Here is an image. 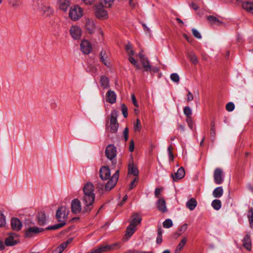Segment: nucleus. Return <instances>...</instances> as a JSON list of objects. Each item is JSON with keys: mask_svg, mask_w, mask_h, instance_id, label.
<instances>
[{"mask_svg": "<svg viewBox=\"0 0 253 253\" xmlns=\"http://www.w3.org/2000/svg\"><path fill=\"white\" fill-rule=\"evenodd\" d=\"M161 192H162L161 188H156V189L155 190V196L156 197H159V196L161 194Z\"/></svg>", "mask_w": 253, "mask_h": 253, "instance_id": "338daca9", "label": "nucleus"}, {"mask_svg": "<svg viewBox=\"0 0 253 253\" xmlns=\"http://www.w3.org/2000/svg\"><path fill=\"white\" fill-rule=\"evenodd\" d=\"M197 205V202L195 199L191 198L188 200L186 203V207L190 211H193L195 209Z\"/></svg>", "mask_w": 253, "mask_h": 253, "instance_id": "cd10ccee", "label": "nucleus"}, {"mask_svg": "<svg viewBox=\"0 0 253 253\" xmlns=\"http://www.w3.org/2000/svg\"><path fill=\"white\" fill-rule=\"evenodd\" d=\"M100 84L103 88H107L109 87V79L105 76H101L100 77Z\"/></svg>", "mask_w": 253, "mask_h": 253, "instance_id": "7c9ffc66", "label": "nucleus"}, {"mask_svg": "<svg viewBox=\"0 0 253 253\" xmlns=\"http://www.w3.org/2000/svg\"><path fill=\"white\" fill-rule=\"evenodd\" d=\"M133 55H128V60L133 65L135 66V67L137 69H140V66L139 65H138V62L136 60H135L133 57H132Z\"/></svg>", "mask_w": 253, "mask_h": 253, "instance_id": "79ce46f5", "label": "nucleus"}, {"mask_svg": "<svg viewBox=\"0 0 253 253\" xmlns=\"http://www.w3.org/2000/svg\"><path fill=\"white\" fill-rule=\"evenodd\" d=\"M106 100L110 103L113 104L116 101V94L115 92L112 90H109L106 93Z\"/></svg>", "mask_w": 253, "mask_h": 253, "instance_id": "aec40b11", "label": "nucleus"}, {"mask_svg": "<svg viewBox=\"0 0 253 253\" xmlns=\"http://www.w3.org/2000/svg\"><path fill=\"white\" fill-rule=\"evenodd\" d=\"M187 241V238L185 237H184L182 238L181 241L179 242V243L178 244L175 250V253H179L180 251L182 250L184 246L186 244V242Z\"/></svg>", "mask_w": 253, "mask_h": 253, "instance_id": "c85d7f7f", "label": "nucleus"}, {"mask_svg": "<svg viewBox=\"0 0 253 253\" xmlns=\"http://www.w3.org/2000/svg\"><path fill=\"white\" fill-rule=\"evenodd\" d=\"M99 55L101 62L106 66H109L110 65V63L107 59L108 57L105 51L102 50L100 52Z\"/></svg>", "mask_w": 253, "mask_h": 253, "instance_id": "bb28decb", "label": "nucleus"}, {"mask_svg": "<svg viewBox=\"0 0 253 253\" xmlns=\"http://www.w3.org/2000/svg\"><path fill=\"white\" fill-rule=\"evenodd\" d=\"M128 171L129 174H131L134 176H137L139 173L138 169L134 166L132 157L129 160Z\"/></svg>", "mask_w": 253, "mask_h": 253, "instance_id": "dca6fc26", "label": "nucleus"}, {"mask_svg": "<svg viewBox=\"0 0 253 253\" xmlns=\"http://www.w3.org/2000/svg\"><path fill=\"white\" fill-rule=\"evenodd\" d=\"M96 0H82L85 5H91L93 4Z\"/></svg>", "mask_w": 253, "mask_h": 253, "instance_id": "e2e57ef3", "label": "nucleus"}, {"mask_svg": "<svg viewBox=\"0 0 253 253\" xmlns=\"http://www.w3.org/2000/svg\"><path fill=\"white\" fill-rule=\"evenodd\" d=\"M117 113L115 110L112 111L111 113L110 120V131L112 133L117 132L119 124L117 121Z\"/></svg>", "mask_w": 253, "mask_h": 253, "instance_id": "423d86ee", "label": "nucleus"}, {"mask_svg": "<svg viewBox=\"0 0 253 253\" xmlns=\"http://www.w3.org/2000/svg\"><path fill=\"white\" fill-rule=\"evenodd\" d=\"M132 217V219L130 221V225L136 227V226L141 222L142 218L141 216L136 213L133 214Z\"/></svg>", "mask_w": 253, "mask_h": 253, "instance_id": "b1692460", "label": "nucleus"}, {"mask_svg": "<svg viewBox=\"0 0 253 253\" xmlns=\"http://www.w3.org/2000/svg\"><path fill=\"white\" fill-rule=\"evenodd\" d=\"M125 49L128 55H134V51L132 49V46L129 42L126 45Z\"/></svg>", "mask_w": 253, "mask_h": 253, "instance_id": "58836bf2", "label": "nucleus"}, {"mask_svg": "<svg viewBox=\"0 0 253 253\" xmlns=\"http://www.w3.org/2000/svg\"><path fill=\"white\" fill-rule=\"evenodd\" d=\"M69 211L65 206H61L56 211V218L59 222H66L68 218Z\"/></svg>", "mask_w": 253, "mask_h": 253, "instance_id": "39448f33", "label": "nucleus"}, {"mask_svg": "<svg viewBox=\"0 0 253 253\" xmlns=\"http://www.w3.org/2000/svg\"><path fill=\"white\" fill-rule=\"evenodd\" d=\"M122 114L125 118L127 117V108L125 104H122L121 105Z\"/></svg>", "mask_w": 253, "mask_h": 253, "instance_id": "8fccbe9b", "label": "nucleus"}, {"mask_svg": "<svg viewBox=\"0 0 253 253\" xmlns=\"http://www.w3.org/2000/svg\"><path fill=\"white\" fill-rule=\"evenodd\" d=\"M134 149V143L132 140H131L129 146V150L130 152H133Z\"/></svg>", "mask_w": 253, "mask_h": 253, "instance_id": "69168bd1", "label": "nucleus"}, {"mask_svg": "<svg viewBox=\"0 0 253 253\" xmlns=\"http://www.w3.org/2000/svg\"><path fill=\"white\" fill-rule=\"evenodd\" d=\"M170 79L174 82L178 83L179 82V77L177 73H172L170 75Z\"/></svg>", "mask_w": 253, "mask_h": 253, "instance_id": "09e8293b", "label": "nucleus"}, {"mask_svg": "<svg viewBox=\"0 0 253 253\" xmlns=\"http://www.w3.org/2000/svg\"><path fill=\"white\" fill-rule=\"evenodd\" d=\"M71 3L69 0H59V8L64 11H66L69 7L70 6Z\"/></svg>", "mask_w": 253, "mask_h": 253, "instance_id": "5701e85b", "label": "nucleus"}, {"mask_svg": "<svg viewBox=\"0 0 253 253\" xmlns=\"http://www.w3.org/2000/svg\"><path fill=\"white\" fill-rule=\"evenodd\" d=\"M186 122L187 123L189 127L191 128H193V121L191 117L187 118L186 119Z\"/></svg>", "mask_w": 253, "mask_h": 253, "instance_id": "680f3d73", "label": "nucleus"}, {"mask_svg": "<svg viewBox=\"0 0 253 253\" xmlns=\"http://www.w3.org/2000/svg\"><path fill=\"white\" fill-rule=\"evenodd\" d=\"M187 91H188V93L187 95V101L188 102H189V101H192L194 97H193V95L190 91L187 90Z\"/></svg>", "mask_w": 253, "mask_h": 253, "instance_id": "bf43d9fd", "label": "nucleus"}, {"mask_svg": "<svg viewBox=\"0 0 253 253\" xmlns=\"http://www.w3.org/2000/svg\"><path fill=\"white\" fill-rule=\"evenodd\" d=\"M38 222L40 225H45L46 223V218L43 212H41L38 215Z\"/></svg>", "mask_w": 253, "mask_h": 253, "instance_id": "a878e982", "label": "nucleus"}, {"mask_svg": "<svg viewBox=\"0 0 253 253\" xmlns=\"http://www.w3.org/2000/svg\"><path fill=\"white\" fill-rule=\"evenodd\" d=\"M243 245L244 247L248 251H251L252 249L251 241L250 236L247 234L243 240Z\"/></svg>", "mask_w": 253, "mask_h": 253, "instance_id": "393cba45", "label": "nucleus"}, {"mask_svg": "<svg viewBox=\"0 0 253 253\" xmlns=\"http://www.w3.org/2000/svg\"><path fill=\"white\" fill-rule=\"evenodd\" d=\"M83 196L81 199L83 204V212H90L93 208L95 194L94 187L91 182L86 183L83 188Z\"/></svg>", "mask_w": 253, "mask_h": 253, "instance_id": "f257e3e1", "label": "nucleus"}, {"mask_svg": "<svg viewBox=\"0 0 253 253\" xmlns=\"http://www.w3.org/2000/svg\"><path fill=\"white\" fill-rule=\"evenodd\" d=\"M192 32L193 35V36L198 39H201L202 38V36L201 35V34L200 32L197 31L196 29L193 28L192 29Z\"/></svg>", "mask_w": 253, "mask_h": 253, "instance_id": "603ef678", "label": "nucleus"}, {"mask_svg": "<svg viewBox=\"0 0 253 253\" xmlns=\"http://www.w3.org/2000/svg\"><path fill=\"white\" fill-rule=\"evenodd\" d=\"M162 230L161 227H159L158 229V236L156 242L157 244H160L162 242Z\"/></svg>", "mask_w": 253, "mask_h": 253, "instance_id": "c03bdc74", "label": "nucleus"}, {"mask_svg": "<svg viewBox=\"0 0 253 253\" xmlns=\"http://www.w3.org/2000/svg\"><path fill=\"white\" fill-rule=\"evenodd\" d=\"M141 124L139 119H137L136 124L134 126V131H136L139 130V128L141 127Z\"/></svg>", "mask_w": 253, "mask_h": 253, "instance_id": "6e6d98bb", "label": "nucleus"}, {"mask_svg": "<svg viewBox=\"0 0 253 253\" xmlns=\"http://www.w3.org/2000/svg\"><path fill=\"white\" fill-rule=\"evenodd\" d=\"M82 51L85 54H88L92 50V47L90 43L87 40H84L80 44Z\"/></svg>", "mask_w": 253, "mask_h": 253, "instance_id": "2eb2a0df", "label": "nucleus"}, {"mask_svg": "<svg viewBox=\"0 0 253 253\" xmlns=\"http://www.w3.org/2000/svg\"><path fill=\"white\" fill-rule=\"evenodd\" d=\"M11 226L13 230L18 231L22 228V224L18 218H12L11 220Z\"/></svg>", "mask_w": 253, "mask_h": 253, "instance_id": "6ab92c4d", "label": "nucleus"}, {"mask_svg": "<svg viewBox=\"0 0 253 253\" xmlns=\"http://www.w3.org/2000/svg\"><path fill=\"white\" fill-rule=\"evenodd\" d=\"M124 253H151V252H142L136 250H129Z\"/></svg>", "mask_w": 253, "mask_h": 253, "instance_id": "5fc2aeb1", "label": "nucleus"}, {"mask_svg": "<svg viewBox=\"0 0 253 253\" xmlns=\"http://www.w3.org/2000/svg\"><path fill=\"white\" fill-rule=\"evenodd\" d=\"M187 224L185 223L183 225H182L179 229V232H180L181 233H184L187 228Z\"/></svg>", "mask_w": 253, "mask_h": 253, "instance_id": "052dcab7", "label": "nucleus"}, {"mask_svg": "<svg viewBox=\"0 0 253 253\" xmlns=\"http://www.w3.org/2000/svg\"><path fill=\"white\" fill-rule=\"evenodd\" d=\"M188 57L190 60L194 64H197L198 63V59L197 57L195 54V53L193 52L189 53L188 54Z\"/></svg>", "mask_w": 253, "mask_h": 253, "instance_id": "ea45409f", "label": "nucleus"}, {"mask_svg": "<svg viewBox=\"0 0 253 253\" xmlns=\"http://www.w3.org/2000/svg\"><path fill=\"white\" fill-rule=\"evenodd\" d=\"M183 113L187 118L191 117L192 110L189 106H185L183 109Z\"/></svg>", "mask_w": 253, "mask_h": 253, "instance_id": "a18cd8bd", "label": "nucleus"}, {"mask_svg": "<svg viewBox=\"0 0 253 253\" xmlns=\"http://www.w3.org/2000/svg\"><path fill=\"white\" fill-rule=\"evenodd\" d=\"M114 0H100V4H102L106 8H110L112 6Z\"/></svg>", "mask_w": 253, "mask_h": 253, "instance_id": "e433bc0d", "label": "nucleus"}, {"mask_svg": "<svg viewBox=\"0 0 253 253\" xmlns=\"http://www.w3.org/2000/svg\"><path fill=\"white\" fill-rule=\"evenodd\" d=\"M132 102L133 103V104L136 107H138L139 105L137 103L136 99L135 98V95L134 94H132L131 95Z\"/></svg>", "mask_w": 253, "mask_h": 253, "instance_id": "13d9d810", "label": "nucleus"}, {"mask_svg": "<svg viewBox=\"0 0 253 253\" xmlns=\"http://www.w3.org/2000/svg\"><path fill=\"white\" fill-rule=\"evenodd\" d=\"M208 20L212 24L219 25L221 24V22L216 17L210 15L207 17Z\"/></svg>", "mask_w": 253, "mask_h": 253, "instance_id": "f704fd0d", "label": "nucleus"}, {"mask_svg": "<svg viewBox=\"0 0 253 253\" xmlns=\"http://www.w3.org/2000/svg\"><path fill=\"white\" fill-rule=\"evenodd\" d=\"M117 245V244H114L111 245L100 246L97 248L92 250L91 252V253H101L103 252H106L107 251L113 250L114 249V247Z\"/></svg>", "mask_w": 253, "mask_h": 253, "instance_id": "4468645a", "label": "nucleus"}, {"mask_svg": "<svg viewBox=\"0 0 253 253\" xmlns=\"http://www.w3.org/2000/svg\"><path fill=\"white\" fill-rule=\"evenodd\" d=\"M185 175V172L184 168L183 167H180L178 169L177 172L174 174H171V176L172 177L173 180L174 181H176L178 180H179L183 177Z\"/></svg>", "mask_w": 253, "mask_h": 253, "instance_id": "a211bd4d", "label": "nucleus"}, {"mask_svg": "<svg viewBox=\"0 0 253 253\" xmlns=\"http://www.w3.org/2000/svg\"><path fill=\"white\" fill-rule=\"evenodd\" d=\"M242 6L244 9L248 12L253 13V2L246 1L243 3Z\"/></svg>", "mask_w": 253, "mask_h": 253, "instance_id": "473e14b6", "label": "nucleus"}, {"mask_svg": "<svg viewBox=\"0 0 253 253\" xmlns=\"http://www.w3.org/2000/svg\"><path fill=\"white\" fill-rule=\"evenodd\" d=\"M105 6L102 4H96L94 6V15L95 17L100 20H105L108 18L107 11L104 9Z\"/></svg>", "mask_w": 253, "mask_h": 253, "instance_id": "20e7f679", "label": "nucleus"}, {"mask_svg": "<svg viewBox=\"0 0 253 253\" xmlns=\"http://www.w3.org/2000/svg\"><path fill=\"white\" fill-rule=\"evenodd\" d=\"M71 211L73 213H79L82 211V206L80 201L78 199H75L71 202Z\"/></svg>", "mask_w": 253, "mask_h": 253, "instance_id": "f8f14e48", "label": "nucleus"}, {"mask_svg": "<svg viewBox=\"0 0 253 253\" xmlns=\"http://www.w3.org/2000/svg\"><path fill=\"white\" fill-rule=\"evenodd\" d=\"M138 179L137 178H135L134 179V180L130 183L129 187V190H132L134 187V183L136 181H137Z\"/></svg>", "mask_w": 253, "mask_h": 253, "instance_id": "774afa93", "label": "nucleus"}, {"mask_svg": "<svg viewBox=\"0 0 253 253\" xmlns=\"http://www.w3.org/2000/svg\"><path fill=\"white\" fill-rule=\"evenodd\" d=\"M6 220L4 214L0 211V227L5 226Z\"/></svg>", "mask_w": 253, "mask_h": 253, "instance_id": "de8ad7c7", "label": "nucleus"}, {"mask_svg": "<svg viewBox=\"0 0 253 253\" xmlns=\"http://www.w3.org/2000/svg\"><path fill=\"white\" fill-rule=\"evenodd\" d=\"M85 28L89 34L93 33L96 29L94 21L92 19H86L85 20Z\"/></svg>", "mask_w": 253, "mask_h": 253, "instance_id": "f3484780", "label": "nucleus"}, {"mask_svg": "<svg viewBox=\"0 0 253 253\" xmlns=\"http://www.w3.org/2000/svg\"><path fill=\"white\" fill-rule=\"evenodd\" d=\"M140 61L145 71H151V66L149 60L147 57L143 58V59H142L140 60Z\"/></svg>", "mask_w": 253, "mask_h": 253, "instance_id": "c756f323", "label": "nucleus"}, {"mask_svg": "<svg viewBox=\"0 0 253 253\" xmlns=\"http://www.w3.org/2000/svg\"><path fill=\"white\" fill-rule=\"evenodd\" d=\"M83 15V9L78 5L71 6L70 8L69 17L73 21H76Z\"/></svg>", "mask_w": 253, "mask_h": 253, "instance_id": "7ed1b4c3", "label": "nucleus"}, {"mask_svg": "<svg viewBox=\"0 0 253 253\" xmlns=\"http://www.w3.org/2000/svg\"><path fill=\"white\" fill-rule=\"evenodd\" d=\"M214 182L217 184H221L224 181L223 171L220 168H216L213 172Z\"/></svg>", "mask_w": 253, "mask_h": 253, "instance_id": "6e6552de", "label": "nucleus"}, {"mask_svg": "<svg viewBox=\"0 0 253 253\" xmlns=\"http://www.w3.org/2000/svg\"><path fill=\"white\" fill-rule=\"evenodd\" d=\"M66 224V222H60V223L48 226L46 228L47 230H55L57 229H59L62 227H63Z\"/></svg>", "mask_w": 253, "mask_h": 253, "instance_id": "a19ab883", "label": "nucleus"}, {"mask_svg": "<svg viewBox=\"0 0 253 253\" xmlns=\"http://www.w3.org/2000/svg\"><path fill=\"white\" fill-rule=\"evenodd\" d=\"M211 135L212 137V141H214L216 135L215 123L214 120H212L211 122Z\"/></svg>", "mask_w": 253, "mask_h": 253, "instance_id": "72a5a7b5", "label": "nucleus"}, {"mask_svg": "<svg viewBox=\"0 0 253 253\" xmlns=\"http://www.w3.org/2000/svg\"><path fill=\"white\" fill-rule=\"evenodd\" d=\"M99 173L100 177L103 180H106L109 179L105 187V190L109 191L115 186L119 179V170H117L113 175L110 177L111 171L109 167L103 166L100 168Z\"/></svg>", "mask_w": 253, "mask_h": 253, "instance_id": "f03ea898", "label": "nucleus"}, {"mask_svg": "<svg viewBox=\"0 0 253 253\" xmlns=\"http://www.w3.org/2000/svg\"><path fill=\"white\" fill-rule=\"evenodd\" d=\"M117 150L116 147L113 144L108 145L105 150V155L109 160H113L116 157Z\"/></svg>", "mask_w": 253, "mask_h": 253, "instance_id": "1a4fd4ad", "label": "nucleus"}, {"mask_svg": "<svg viewBox=\"0 0 253 253\" xmlns=\"http://www.w3.org/2000/svg\"><path fill=\"white\" fill-rule=\"evenodd\" d=\"M43 230V228H38L37 227H29L25 231V237L27 238H31L34 235L42 232Z\"/></svg>", "mask_w": 253, "mask_h": 253, "instance_id": "ddd939ff", "label": "nucleus"}, {"mask_svg": "<svg viewBox=\"0 0 253 253\" xmlns=\"http://www.w3.org/2000/svg\"><path fill=\"white\" fill-rule=\"evenodd\" d=\"M168 151L169 156V159L170 161H173L174 160V156L172 151V146H169L168 148Z\"/></svg>", "mask_w": 253, "mask_h": 253, "instance_id": "864d4df0", "label": "nucleus"}, {"mask_svg": "<svg viewBox=\"0 0 253 253\" xmlns=\"http://www.w3.org/2000/svg\"><path fill=\"white\" fill-rule=\"evenodd\" d=\"M34 8L38 10L42 11L46 16H49L53 14V10L49 6H44L41 2L36 1L34 4Z\"/></svg>", "mask_w": 253, "mask_h": 253, "instance_id": "0eeeda50", "label": "nucleus"}, {"mask_svg": "<svg viewBox=\"0 0 253 253\" xmlns=\"http://www.w3.org/2000/svg\"><path fill=\"white\" fill-rule=\"evenodd\" d=\"M64 251V249L59 246L56 250H55L52 253H62Z\"/></svg>", "mask_w": 253, "mask_h": 253, "instance_id": "0e129e2a", "label": "nucleus"}, {"mask_svg": "<svg viewBox=\"0 0 253 253\" xmlns=\"http://www.w3.org/2000/svg\"><path fill=\"white\" fill-rule=\"evenodd\" d=\"M19 242V237L16 234L11 233L5 239V245L6 246H12L17 244Z\"/></svg>", "mask_w": 253, "mask_h": 253, "instance_id": "9d476101", "label": "nucleus"}, {"mask_svg": "<svg viewBox=\"0 0 253 253\" xmlns=\"http://www.w3.org/2000/svg\"><path fill=\"white\" fill-rule=\"evenodd\" d=\"M128 128L127 127H126L123 131V135L125 138V141H126L128 140Z\"/></svg>", "mask_w": 253, "mask_h": 253, "instance_id": "4d7b16f0", "label": "nucleus"}, {"mask_svg": "<svg viewBox=\"0 0 253 253\" xmlns=\"http://www.w3.org/2000/svg\"><path fill=\"white\" fill-rule=\"evenodd\" d=\"M9 6L14 9L20 8L22 5V0H8Z\"/></svg>", "mask_w": 253, "mask_h": 253, "instance_id": "412c9836", "label": "nucleus"}, {"mask_svg": "<svg viewBox=\"0 0 253 253\" xmlns=\"http://www.w3.org/2000/svg\"><path fill=\"white\" fill-rule=\"evenodd\" d=\"M70 33L71 37L75 40H79L81 38L82 31V29L77 26H72L70 29Z\"/></svg>", "mask_w": 253, "mask_h": 253, "instance_id": "9b49d317", "label": "nucleus"}, {"mask_svg": "<svg viewBox=\"0 0 253 253\" xmlns=\"http://www.w3.org/2000/svg\"><path fill=\"white\" fill-rule=\"evenodd\" d=\"M157 205L158 210L162 212L165 213L167 211L166 203L163 199H159L157 201Z\"/></svg>", "mask_w": 253, "mask_h": 253, "instance_id": "4be33fe9", "label": "nucleus"}, {"mask_svg": "<svg viewBox=\"0 0 253 253\" xmlns=\"http://www.w3.org/2000/svg\"><path fill=\"white\" fill-rule=\"evenodd\" d=\"M248 217L249 219V221L250 224V226L251 228H253V208H251L248 214Z\"/></svg>", "mask_w": 253, "mask_h": 253, "instance_id": "37998d69", "label": "nucleus"}, {"mask_svg": "<svg viewBox=\"0 0 253 253\" xmlns=\"http://www.w3.org/2000/svg\"><path fill=\"white\" fill-rule=\"evenodd\" d=\"M223 193V190L222 187H218L214 189L212 192V195L214 198L221 197Z\"/></svg>", "mask_w": 253, "mask_h": 253, "instance_id": "2f4dec72", "label": "nucleus"}, {"mask_svg": "<svg viewBox=\"0 0 253 253\" xmlns=\"http://www.w3.org/2000/svg\"><path fill=\"white\" fill-rule=\"evenodd\" d=\"M172 226V221L170 219H167L163 222V226L165 228H169L171 227Z\"/></svg>", "mask_w": 253, "mask_h": 253, "instance_id": "49530a36", "label": "nucleus"}, {"mask_svg": "<svg viewBox=\"0 0 253 253\" xmlns=\"http://www.w3.org/2000/svg\"><path fill=\"white\" fill-rule=\"evenodd\" d=\"M235 108V105L233 103L230 102L228 103L226 105V109L229 111H232Z\"/></svg>", "mask_w": 253, "mask_h": 253, "instance_id": "3c124183", "label": "nucleus"}, {"mask_svg": "<svg viewBox=\"0 0 253 253\" xmlns=\"http://www.w3.org/2000/svg\"><path fill=\"white\" fill-rule=\"evenodd\" d=\"M136 230V227L129 224L126 228V236L129 238L131 236Z\"/></svg>", "mask_w": 253, "mask_h": 253, "instance_id": "c9c22d12", "label": "nucleus"}, {"mask_svg": "<svg viewBox=\"0 0 253 253\" xmlns=\"http://www.w3.org/2000/svg\"><path fill=\"white\" fill-rule=\"evenodd\" d=\"M211 206L214 210L218 211L221 208V202L220 200H218V199L214 200L212 202Z\"/></svg>", "mask_w": 253, "mask_h": 253, "instance_id": "4c0bfd02", "label": "nucleus"}]
</instances>
